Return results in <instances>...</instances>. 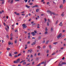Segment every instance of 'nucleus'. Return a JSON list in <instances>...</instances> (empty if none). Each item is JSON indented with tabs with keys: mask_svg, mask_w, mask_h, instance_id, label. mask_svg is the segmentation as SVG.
I'll use <instances>...</instances> for the list:
<instances>
[{
	"mask_svg": "<svg viewBox=\"0 0 66 66\" xmlns=\"http://www.w3.org/2000/svg\"><path fill=\"white\" fill-rule=\"evenodd\" d=\"M62 34L61 33H60L59 35L58 36H57V39H59V38H60L62 36Z\"/></svg>",
	"mask_w": 66,
	"mask_h": 66,
	"instance_id": "nucleus-1",
	"label": "nucleus"
},
{
	"mask_svg": "<svg viewBox=\"0 0 66 66\" xmlns=\"http://www.w3.org/2000/svg\"><path fill=\"white\" fill-rule=\"evenodd\" d=\"M22 27H23V29L26 28L27 27V26L25 24H22Z\"/></svg>",
	"mask_w": 66,
	"mask_h": 66,
	"instance_id": "nucleus-2",
	"label": "nucleus"
},
{
	"mask_svg": "<svg viewBox=\"0 0 66 66\" xmlns=\"http://www.w3.org/2000/svg\"><path fill=\"white\" fill-rule=\"evenodd\" d=\"M47 12H48V13L49 14H51V16L52 15V12L51 11H50V10H47Z\"/></svg>",
	"mask_w": 66,
	"mask_h": 66,
	"instance_id": "nucleus-3",
	"label": "nucleus"
},
{
	"mask_svg": "<svg viewBox=\"0 0 66 66\" xmlns=\"http://www.w3.org/2000/svg\"><path fill=\"white\" fill-rule=\"evenodd\" d=\"M52 14H53L54 15H58V14H56L55 13L53 12H52Z\"/></svg>",
	"mask_w": 66,
	"mask_h": 66,
	"instance_id": "nucleus-4",
	"label": "nucleus"
},
{
	"mask_svg": "<svg viewBox=\"0 0 66 66\" xmlns=\"http://www.w3.org/2000/svg\"><path fill=\"white\" fill-rule=\"evenodd\" d=\"M30 34H31L30 33H29L28 34V38L29 39H30Z\"/></svg>",
	"mask_w": 66,
	"mask_h": 66,
	"instance_id": "nucleus-5",
	"label": "nucleus"
},
{
	"mask_svg": "<svg viewBox=\"0 0 66 66\" xmlns=\"http://www.w3.org/2000/svg\"><path fill=\"white\" fill-rule=\"evenodd\" d=\"M63 7V5L62 4L60 5V8L61 9H62Z\"/></svg>",
	"mask_w": 66,
	"mask_h": 66,
	"instance_id": "nucleus-6",
	"label": "nucleus"
},
{
	"mask_svg": "<svg viewBox=\"0 0 66 66\" xmlns=\"http://www.w3.org/2000/svg\"><path fill=\"white\" fill-rule=\"evenodd\" d=\"M42 64H45V65L46 66V61L44 62H42L41 63Z\"/></svg>",
	"mask_w": 66,
	"mask_h": 66,
	"instance_id": "nucleus-7",
	"label": "nucleus"
},
{
	"mask_svg": "<svg viewBox=\"0 0 66 66\" xmlns=\"http://www.w3.org/2000/svg\"><path fill=\"white\" fill-rule=\"evenodd\" d=\"M31 34L33 36H34V35H35V34L34 33V32H32L31 33Z\"/></svg>",
	"mask_w": 66,
	"mask_h": 66,
	"instance_id": "nucleus-8",
	"label": "nucleus"
},
{
	"mask_svg": "<svg viewBox=\"0 0 66 66\" xmlns=\"http://www.w3.org/2000/svg\"><path fill=\"white\" fill-rule=\"evenodd\" d=\"M39 7V6H38V5H36L34 6H32V8H34V7Z\"/></svg>",
	"mask_w": 66,
	"mask_h": 66,
	"instance_id": "nucleus-9",
	"label": "nucleus"
},
{
	"mask_svg": "<svg viewBox=\"0 0 66 66\" xmlns=\"http://www.w3.org/2000/svg\"><path fill=\"white\" fill-rule=\"evenodd\" d=\"M59 26H61V27L63 26V24L62 23V22H61L60 23V24H59Z\"/></svg>",
	"mask_w": 66,
	"mask_h": 66,
	"instance_id": "nucleus-10",
	"label": "nucleus"
},
{
	"mask_svg": "<svg viewBox=\"0 0 66 66\" xmlns=\"http://www.w3.org/2000/svg\"><path fill=\"white\" fill-rule=\"evenodd\" d=\"M16 61L18 63H19V62H20V59H18Z\"/></svg>",
	"mask_w": 66,
	"mask_h": 66,
	"instance_id": "nucleus-11",
	"label": "nucleus"
},
{
	"mask_svg": "<svg viewBox=\"0 0 66 66\" xmlns=\"http://www.w3.org/2000/svg\"><path fill=\"white\" fill-rule=\"evenodd\" d=\"M36 44V42H34L31 44V45L32 46H33V45H35Z\"/></svg>",
	"mask_w": 66,
	"mask_h": 66,
	"instance_id": "nucleus-12",
	"label": "nucleus"
},
{
	"mask_svg": "<svg viewBox=\"0 0 66 66\" xmlns=\"http://www.w3.org/2000/svg\"><path fill=\"white\" fill-rule=\"evenodd\" d=\"M26 7H27V8H29V7H30V6H28L27 5H26Z\"/></svg>",
	"mask_w": 66,
	"mask_h": 66,
	"instance_id": "nucleus-13",
	"label": "nucleus"
},
{
	"mask_svg": "<svg viewBox=\"0 0 66 66\" xmlns=\"http://www.w3.org/2000/svg\"><path fill=\"white\" fill-rule=\"evenodd\" d=\"M62 65H66V63L64 62H62Z\"/></svg>",
	"mask_w": 66,
	"mask_h": 66,
	"instance_id": "nucleus-14",
	"label": "nucleus"
},
{
	"mask_svg": "<svg viewBox=\"0 0 66 66\" xmlns=\"http://www.w3.org/2000/svg\"><path fill=\"white\" fill-rule=\"evenodd\" d=\"M32 51L31 50H28V52H30V53H32Z\"/></svg>",
	"mask_w": 66,
	"mask_h": 66,
	"instance_id": "nucleus-15",
	"label": "nucleus"
},
{
	"mask_svg": "<svg viewBox=\"0 0 66 66\" xmlns=\"http://www.w3.org/2000/svg\"><path fill=\"white\" fill-rule=\"evenodd\" d=\"M58 42H54L53 43V44H54V45H56V44H58Z\"/></svg>",
	"mask_w": 66,
	"mask_h": 66,
	"instance_id": "nucleus-16",
	"label": "nucleus"
},
{
	"mask_svg": "<svg viewBox=\"0 0 66 66\" xmlns=\"http://www.w3.org/2000/svg\"><path fill=\"white\" fill-rule=\"evenodd\" d=\"M37 48L38 49H40V47L39 46H38L37 47Z\"/></svg>",
	"mask_w": 66,
	"mask_h": 66,
	"instance_id": "nucleus-17",
	"label": "nucleus"
},
{
	"mask_svg": "<svg viewBox=\"0 0 66 66\" xmlns=\"http://www.w3.org/2000/svg\"><path fill=\"white\" fill-rule=\"evenodd\" d=\"M38 39V40H40L41 39V36H39Z\"/></svg>",
	"mask_w": 66,
	"mask_h": 66,
	"instance_id": "nucleus-18",
	"label": "nucleus"
},
{
	"mask_svg": "<svg viewBox=\"0 0 66 66\" xmlns=\"http://www.w3.org/2000/svg\"><path fill=\"white\" fill-rule=\"evenodd\" d=\"M9 56H11V57H12V54L10 53L9 54Z\"/></svg>",
	"mask_w": 66,
	"mask_h": 66,
	"instance_id": "nucleus-19",
	"label": "nucleus"
},
{
	"mask_svg": "<svg viewBox=\"0 0 66 66\" xmlns=\"http://www.w3.org/2000/svg\"><path fill=\"white\" fill-rule=\"evenodd\" d=\"M65 2H66V1H65V0H63V4H64V3H65Z\"/></svg>",
	"mask_w": 66,
	"mask_h": 66,
	"instance_id": "nucleus-20",
	"label": "nucleus"
},
{
	"mask_svg": "<svg viewBox=\"0 0 66 66\" xmlns=\"http://www.w3.org/2000/svg\"><path fill=\"white\" fill-rule=\"evenodd\" d=\"M10 49H11L9 47H7V50L8 51H9V50H10Z\"/></svg>",
	"mask_w": 66,
	"mask_h": 66,
	"instance_id": "nucleus-21",
	"label": "nucleus"
},
{
	"mask_svg": "<svg viewBox=\"0 0 66 66\" xmlns=\"http://www.w3.org/2000/svg\"><path fill=\"white\" fill-rule=\"evenodd\" d=\"M39 9H37L36 10V12H39Z\"/></svg>",
	"mask_w": 66,
	"mask_h": 66,
	"instance_id": "nucleus-22",
	"label": "nucleus"
},
{
	"mask_svg": "<svg viewBox=\"0 0 66 66\" xmlns=\"http://www.w3.org/2000/svg\"><path fill=\"white\" fill-rule=\"evenodd\" d=\"M58 21H58V20H57L56 21V23H55V24H57V23H58Z\"/></svg>",
	"mask_w": 66,
	"mask_h": 66,
	"instance_id": "nucleus-23",
	"label": "nucleus"
},
{
	"mask_svg": "<svg viewBox=\"0 0 66 66\" xmlns=\"http://www.w3.org/2000/svg\"><path fill=\"white\" fill-rule=\"evenodd\" d=\"M51 32H52V31H53V28L52 27L51 28Z\"/></svg>",
	"mask_w": 66,
	"mask_h": 66,
	"instance_id": "nucleus-24",
	"label": "nucleus"
},
{
	"mask_svg": "<svg viewBox=\"0 0 66 66\" xmlns=\"http://www.w3.org/2000/svg\"><path fill=\"white\" fill-rule=\"evenodd\" d=\"M1 1H3V2H2V4H4V0H1Z\"/></svg>",
	"mask_w": 66,
	"mask_h": 66,
	"instance_id": "nucleus-25",
	"label": "nucleus"
},
{
	"mask_svg": "<svg viewBox=\"0 0 66 66\" xmlns=\"http://www.w3.org/2000/svg\"><path fill=\"white\" fill-rule=\"evenodd\" d=\"M48 34V32H47V31H46L45 32V33H44L46 35V34Z\"/></svg>",
	"mask_w": 66,
	"mask_h": 66,
	"instance_id": "nucleus-26",
	"label": "nucleus"
},
{
	"mask_svg": "<svg viewBox=\"0 0 66 66\" xmlns=\"http://www.w3.org/2000/svg\"><path fill=\"white\" fill-rule=\"evenodd\" d=\"M25 62V60H23L21 62H20V63H22V62Z\"/></svg>",
	"mask_w": 66,
	"mask_h": 66,
	"instance_id": "nucleus-27",
	"label": "nucleus"
},
{
	"mask_svg": "<svg viewBox=\"0 0 66 66\" xmlns=\"http://www.w3.org/2000/svg\"><path fill=\"white\" fill-rule=\"evenodd\" d=\"M49 47L50 49H51V48H52V47H51V45H49Z\"/></svg>",
	"mask_w": 66,
	"mask_h": 66,
	"instance_id": "nucleus-28",
	"label": "nucleus"
},
{
	"mask_svg": "<svg viewBox=\"0 0 66 66\" xmlns=\"http://www.w3.org/2000/svg\"><path fill=\"white\" fill-rule=\"evenodd\" d=\"M3 12H4V11L3 10H2V12H1V11H0V14H1L2 13H3Z\"/></svg>",
	"mask_w": 66,
	"mask_h": 66,
	"instance_id": "nucleus-29",
	"label": "nucleus"
},
{
	"mask_svg": "<svg viewBox=\"0 0 66 66\" xmlns=\"http://www.w3.org/2000/svg\"><path fill=\"white\" fill-rule=\"evenodd\" d=\"M5 29L7 32L8 31V30H7V28L6 27H5Z\"/></svg>",
	"mask_w": 66,
	"mask_h": 66,
	"instance_id": "nucleus-30",
	"label": "nucleus"
},
{
	"mask_svg": "<svg viewBox=\"0 0 66 66\" xmlns=\"http://www.w3.org/2000/svg\"><path fill=\"white\" fill-rule=\"evenodd\" d=\"M47 26H49V23L48 22H47Z\"/></svg>",
	"mask_w": 66,
	"mask_h": 66,
	"instance_id": "nucleus-31",
	"label": "nucleus"
},
{
	"mask_svg": "<svg viewBox=\"0 0 66 66\" xmlns=\"http://www.w3.org/2000/svg\"><path fill=\"white\" fill-rule=\"evenodd\" d=\"M8 44L9 45H11V42H9V43H8Z\"/></svg>",
	"mask_w": 66,
	"mask_h": 66,
	"instance_id": "nucleus-32",
	"label": "nucleus"
},
{
	"mask_svg": "<svg viewBox=\"0 0 66 66\" xmlns=\"http://www.w3.org/2000/svg\"><path fill=\"white\" fill-rule=\"evenodd\" d=\"M13 63H18L17 62V61H14V62H13Z\"/></svg>",
	"mask_w": 66,
	"mask_h": 66,
	"instance_id": "nucleus-33",
	"label": "nucleus"
},
{
	"mask_svg": "<svg viewBox=\"0 0 66 66\" xmlns=\"http://www.w3.org/2000/svg\"><path fill=\"white\" fill-rule=\"evenodd\" d=\"M24 1H25V3H27V1H28V0H24Z\"/></svg>",
	"mask_w": 66,
	"mask_h": 66,
	"instance_id": "nucleus-34",
	"label": "nucleus"
},
{
	"mask_svg": "<svg viewBox=\"0 0 66 66\" xmlns=\"http://www.w3.org/2000/svg\"><path fill=\"white\" fill-rule=\"evenodd\" d=\"M23 65H26V63L24 62L23 63Z\"/></svg>",
	"mask_w": 66,
	"mask_h": 66,
	"instance_id": "nucleus-35",
	"label": "nucleus"
},
{
	"mask_svg": "<svg viewBox=\"0 0 66 66\" xmlns=\"http://www.w3.org/2000/svg\"><path fill=\"white\" fill-rule=\"evenodd\" d=\"M45 30L46 31H48V29H47V27L45 28Z\"/></svg>",
	"mask_w": 66,
	"mask_h": 66,
	"instance_id": "nucleus-36",
	"label": "nucleus"
},
{
	"mask_svg": "<svg viewBox=\"0 0 66 66\" xmlns=\"http://www.w3.org/2000/svg\"><path fill=\"white\" fill-rule=\"evenodd\" d=\"M55 54V52H54L52 54V55H54V54Z\"/></svg>",
	"mask_w": 66,
	"mask_h": 66,
	"instance_id": "nucleus-37",
	"label": "nucleus"
},
{
	"mask_svg": "<svg viewBox=\"0 0 66 66\" xmlns=\"http://www.w3.org/2000/svg\"><path fill=\"white\" fill-rule=\"evenodd\" d=\"M48 43H49V41H47L46 42V44H48Z\"/></svg>",
	"mask_w": 66,
	"mask_h": 66,
	"instance_id": "nucleus-38",
	"label": "nucleus"
},
{
	"mask_svg": "<svg viewBox=\"0 0 66 66\" xmlns=\"http://www.w3.org/2000/svg\"><path fill=\"white\" fill-rule=\"evenodd\" d=\"M30 44V41L28 42L27 43V44Z\"/></svg>",
	"mask_w": 66,
	"mask_h": 66,
	"instance_id": "nucleus-39",
	"label": "nucleus"
},
{
	"mask_svg": "<svg viewBox=\"0 0 66 66\" xmlns=\"http://www.w3.org/2000/svg\"><path fill=\"white\" fill-rule=\"evenodd\" d=\"M14 54H17V52H14Z\"/></svg>",
	"mask_w": 66,
	"mask_h": 66,
	"instance_id": "nucleus-40",
	"label": "nucleus"
},
{
	"mask_svg": "<svg viewBox=\"0 0 66 66\" xmlns=\"http://www.w3.org/2000/svg\"><path fill=\"white\" fill-rule=\"evenodd\" d=\"M45 43V40H44L43 41L42 43H43V44H44V43Z\"/></svg>",
	"mask_w": 66,
	"mask_h": 66,
	"instance_id": "nucleus-41",
	"label": "nucleus"
},
{
	"mask_svg": "<svg viewBox=\"0 0 66 66\" xmlns=\"http://www.w3.org/2000/svg\"><path fill=\"white\" fill-rule=\"evenodd\" d=\"M28 17V15H26L25 17L26 18H27Z\"/></svg>",
	"mask_w": 66,
	"mask_h": 66,
	"instance_id": "nucleus-42",
	"label": "nucleus"
},
{
	"mask_svg": "<svg viewBox=\"0 0 66 66\" xmlns=\"http://www.w3.org/2000/svg\"><path fill=\"white\" fill-rule=\"evenodd\" d=\"M47 5H49L50 4V3H49V2H47Z\"/></svg>",
	"mask_w": 66,
	"mask_h": 66,
	"instance_id": "nucleus-43",
	"label": "nucleus"
},
{
	"mask_svg": "<svg viewBox=\"0 0 66 66\" xmlns=\"http://www.w3.org/2000/svg\"><path fill=\"white\" fill-rule=\"evenodd\" d=\"M13 3V0H12L11 1V3Z\"/></svg>",
	"mask_w": 66,
	"mask_h": 66,
	"instance_id": "nucleus-44",
	"label": "nucleus"
},
{
	"mask_svg": "<svg viewBox=\"0 0 66 66\" xmlns=\"http://www.w3.org/2000/svg\"><path fill=\"white\" fill-rule=\"evenodd\" d=\"M14 43H15V44H16L17 43V40H15L14 41Z\"/></svg>",
	"mask_w": 66,
	"mask_h": 66,
	"instance_id": "nucleus-45",
	"label": "nucleus"
},
{
	"mask_svg": "<svg viewBox=\"0 0 66 66\" xmlns=\"http://www.w3.org/2000/svg\"><path fill=\"white\" fill-rule=\"evenodd\" d=\"M30 5H32L33 4V3H30L29 4Z\"/></svg>",
	"mask_w": 66,
	"mask_h": 66,
	"instance_id": "nucleus-46",
	"label": "nucleus"
},
{
	"mask_svg": "<svg viewBox=\"0 0 66 66\" xmlns=\"http://www.w3.org/2000/svg\"><path fill=\"white\" fill-rule=\"evenodd\" d=\"M10 36L11 37H12L13 36V34H11L10 35Z\"/></svg>",
	"mask_w": 66,
	"mask_h": 66,
	"instance_id": "nucleus-47",
	"label": "nucleus"
},
{
	"mask_svg": "<svg viewBox=\"0 0 66 66\" xmlns=\"http://www.w3.org/2000/svg\"><path fill=\"white\" fill-rule=\"evenodd\" d=\"M21 55V54H19L18 55V56H20V55Z\"/></svg>",
	"mask_w": 66,
	"mask_h": 66,
	"instance_id": "nucleus-48",
	"label": "nucleus"
},
{
	"mask_svg": "<svg viewBox=\"0 0 66 66\" xmlns=\"http://www.w3.org/2000/svg\"><path fill=\"white\" fill-rule=\"evenodd\" d=\"M44 20L45 21H47V19L46 18H44Z\"/></svg>",
	"mask_w": 66,
	"mask_h": 66,
	"instance_id": "nucleus-49",
	"label": "nucleus"
},
{
	"mask_svg": "<svg viewBox=\"0 0 66 66\" xmlns=\"http://www.w3.org/2000/svg\"><path fill=\"white\" fill-rule=\"evenodd\" d=\"M32 39H35V38L34 37H33L32 38Z\"/></svg>",
	"mask_w": 66,
	"mask_h": 66,
	"instance_id": "nucleus-50",
	"label": "nucleus"
},
{
	"mask_svg": "<svg viewBox=\"0 0 66 66\" xmlns=\"http://www.w3.org/2000/svg\"><path fill=\"white\" fill-rule=\"evenodd\" d=\"M34 32L35 33H37V31H36L34 30Z\"/></svg>",
	"mask_w": 66,
	"mask_h": 66,
	"instance_id": "nucleus-51",
	"label": "nucleus"
},
{
	"mask_svg": "<svg viewBox=\"0 0 66 66\" xmlns=\"http://www.w3.org/2000/svg\"><path fill=\"white\" fill-rule=\"evenodd\" d=\"M64 59H65V57H63L62 59V60H64Z\"/></svg>",
	"mask_w": 66,
	"mask_h": 66,
	"instance_id": "nucleus-52",
	"label": "nucleus"
},
{
	"mask_svg": "<svg viewBox=\"0 0 66 66\" xmlns=\"http://www.w3.org/2000/svg\"><path fill=\"white\" fill-rule=\"evenodd\" d=\"M28 15L29 16H31V14L30 13H29V14H28Z\"/></svg>",
	"mask_w": 66,
	"mask_h": 66,
	"instance_id": "nucleus-53",
	"label": "nucleus"
},
{
	"mask_svg": "<svg viewBox=\"0 0 66 66\" xmlns=\"http://www.w3.org/2000/svg\"><path fill=\"white\" fill-rule=\"evenodd\" d=\"M30 65V64L29 63V64H27V66H28L29 65Z\"/></svg>",
	"mask_w": 66,
	"mask_h": 66,
	"instance_id": "nucleus-54",
	"label": "nucleus"
},
{
	"mask_svg": "<svg viewBox=\"0 0 66 66\" xmlns=\"http://www.w3.org/2000/svg\"><path fill=\"white\" fill-rule=\"evenodd\" d=\"M27 61L28 62H29H29H30V59H28Z\"/></svg>",
	"mask_w": 66,
	"mask_h": 66,
	"instance_id": "nucleus-55",
	"label": "nucleus"
},
{
	"mask_svg": "<svg viewBox=\"0 0 66 66\" xmlns=\"http://www.w3.org/2000/svg\"><path fill=\"white\" fill-rule=\"evenodd\" d=\"M7 27L8 28V29H9V26H7Z\"/></svg>",
	"mask_w": 66,
	"mask_h": 66,
	"instance_id": "nucleus-56",
	"label": "nucleus"
},
{
	"mask_svg": "<svg viewBox=\"0 0 66 66\" xmlns=\"http://www.w3.org/2000/svg\"><path fill=\"white\" fill-rule=\"evenodd\" d=\"M13 39V37H11L10 38L11 40H12V39Z\"/></svg>",
	"mask_w": 66,
	"mask_h": 66,
	"instance_id": "nucleus-57",
	"label": "nucleus"
},
{
	"mask_svg": "<svg viewBox=\"0 0 66 66\" xmlns=\"http://www.w3.org/2000/svg\"><path fill=\"white\" fill-rule=\"evenodd\" d=\"M22 15L23 16H24L25 15V14H22Z\"/></svg>",
	"mask_w": 66,
	"mask_h": 66,
	"instance_id": "nucleus-58",
	"label": "nucleus"
},
{
	"mask_svg": "<svg viewBox=\"0 0 66 66\" xmlns=\"http://www.w3.org/2000/svg\"><path fill=\"white\" fill-rule=\"evenodd\" d=\"M16 15H19V13H17Z\"/></svg>",
	"mask_w": 66,
	"mask_h": 66,
	"instance_id": "nucleus-59",
	"label": "nucleus"
},
{
	"mask_svg": "<svg viewBox=\"0 0 66 66\" xmlns=\"http://www.w3.org/2000/svg\"><path fill=\"white\" fill-rule=\"evenodd\" d=\"M30 1H31V0H29L28 1V3H30Z\"/></svg>",
	"mask_w": 66,
	"mask_h": 66,
	"instance_id": "nucleus-60",
	"label": "nucleus"
},
{
	"mask_svg": "<svg viewBox=\"0 0 66 66\" xmlns=\"http://www.w3.org/2000/svg\"><path fill=\"white\" fill-rule=\"evenodd\" d=\"M30 57H33V55H31Z\"/></svg>",
	"mask_w": 66,
	"mask_h": 66,
	"instance_id": "nucleus-61",
	"label": "nucleus"
},
{
	"mask_svg": "<svg viewBox=\"0 0 66 66\" xmlns=\"http://www.w3.org/2000/svg\"><path fill=\"white\" fill-rule=\"evenodd\" d=\"M15 1H19V0H15Z\"/></svg>",
	"mask_w": 66,
	"mask_h": 66,
	"instance_id": "nucleus-62",
	"label": "nucleus"
},
{
	"mask_svg": "<svg viewBox=\"0 0 66 66\" xmlns=\"http://www.w3.org/2000/svg\"><path fill=\"white\" fill-rule=\"evenodd\" d=\"M6 36L7 38H9V36L8 35H6Z\"/></svg>",
	"mask_w": 66,
	"mask_h": 66,
	"instance_id": "nucleus-63",
	"label": "nucleus"
},
{
	"mask_svg": "<svg viewBox=\"0 0 66 66\" xmlns=\"http://www.w3.org/2000/svg\"><path fill=\"white\" fill-rule=\"evenodd\" d=\"M31 19H30L29 20V21H31Z\"/></svg>",
	"mask_w": 66,
	"mask_h": 66,
	"instance_id": "nucleus-64",
	"label": "nucleus"
}]
</instances>
